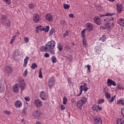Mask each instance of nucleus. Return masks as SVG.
Here are the masks:
<instances>
[{
  "label": "nucleus",
  "mask_w": 124,
  "mask_h": 124,
  "mask_svg": "<svg viewBox=\"0 0 124 124\" xmlns=\"http://www.w3.org/2000/svg\"><path fill=\"white\" fill-rule=\"evenodd\" d=\"M115 17H107L104 19L105 22L106 29L107 30H111L113 27H115V23H114Z\"/></svg>",
  "instance_id": "nucleus-1"
},
{
  "label": "nucleus",
  "mask_w": 124,
  "mask_h": 124,
  "mask_svg": "<svg viewBox=\"0 0 124 124\" xmlns=\"http://www.w3.org/2000/svg\"><path fill=\"white\" fill-rule=\"evenodd\" d=\"M46 46L48 51L53 50V49H55V47H56V42L55 41L53 40L48 41L46 44Z\"/></svg>",
  "instance_id": "nucleus-2"
},
{
  "label": "nucleus",
  "mask_w": 124,
  "mask_h": 124,
  "mask_svg": "<svg viewBox=\"0 0 124 124\" xmlns=\"http://www.w3.org/2000/svg\"><path fill=\"white\" fill-rule=\"evenodd\" d=\"M88 101V99L85 97H82L80 100H79L77 103V106L81 110L82 109V106L83 104H86Z\"/></svg>",
  "instance_id": "nucleus-3"
},
{
  "label": "nucleus",
  "mask_w": 124,
  "mask_h": 124,
  "mask_svg": "<svg viewBox=\"0 0 124 124\" xmlns=\"http://www.w3.org/2000/svg\"><path fill=\"white\" fill-rule=\"evenodd\" d=\"M79 89V93L77 95V96H80V95H81L83 93V91H84L85 93H86V92H88V90H89V88H88V84L86 83H84L83 85H81Z\"/></svg>",
  "instance_id": "nucleus-4"
},
{
  "label": "nucleus",
  "mask_w": 124,
  "mask_h": 124,
  "mask_svg": "<svg viewBox=\"0 0 124 124\" xmlns=\"http://www.w3.org/2000/svg\"><path fill=\"white\" fill-rule=\"evenodd\" d=\"M32 20L34 23H39V21H41V16L35 13L33 15Z\"/></svg>",
  "instance_id": "nucleus-5"
},
{
  "label": "nucleus",
  "mask_w": 124,
  "mask_h": 124,
  "mask_svg": "<svg viewBox=\"0 0 124 124\" xmlns=\"http://www.w3.org/2000/svg\"><path fill=\"white\" fill-rule=\"evenodd\" d=\"M18 84L21 91H23V90L26 89V83H25V81H24V78H20L18 80Z\"/></svg>",
  "instance_id": "nucleus-6"
},
{
  "label": "nucleus",
  "mask_w": 124,
  "mask_h": 124,
  "mask_svg": "<svg viewBox=\"0 0 124 124\" xmlns=\"http://www.w3.org/2000/svg\"><path fill=\"white\" fill-rule=\"evenodd\" d=\"M42 115V112L40 111L36 110L33 112V116L34 117L35 119H39Z\"/></svg>",
  "instance_id": "nucleus-7"
},
{
  "label": "nucleus",
  "mask_w": 124,
  "mask_h": 124,
  "mask_svg": "<svg viewBox=\"0 0 124 124\" xmlns=\"http://www.w3.org/2000/svg\"><path fill=\"white\" fill-rule=\"evenodd\" d=\"M47 85L51 89L54 85H55V78H51L48 80Z\"/></svg>",
  "instance_id": "nucleus-8"
},
{
  "label": "nucleus",
  "mask_w": 124,
  "mask_h": 124,
  "mask_svg": "<svg viewBox=\"0 0 124 124\" xmlns=\"http://www.w3.org/2000/svg\"><path fill=\"white\" fill-rule=\"evenodd\" d=\"M107 84L108 87H111L112 86H114L115 87L117 86L116 82L113 81L112 79H110L109 78L108 79Z\"/></svg>",
  "instance_id": "nucleus-9"
},
{
  "label": "nucleus",
  "mask_w": 124,
  "mask_h": 124,
  "mask_svg": "<svg viewBox=\"0 0 124 124\" xmlns=\"http://www.w3.org/2000/svg\"><path fill=\"white\" fill-rule=\"evenodd\" d=\"M46 19L48 22H53V20H54L53 16H52V14H51L50 13H48L46 14Z\"/></svg>",
  "instance_id": "nucleus-10"
},
{
  "label": "nucleus",
  "mask_w": 124,
  "mask_h": 124,
  "mask_svg": "<svg viewBox=\"0 0 124 124\" xmlns=\"http://www.w3.org/2000/svg\"><path fill=\"white\" fill-rule=\"evenodd\" d=\"M34 105L37 108H40L42 106V103L40 100L37 99L34 100Z\"/></svg>",
  "instance_id": "nucleus-11"
},
{
  "label": "nucleus",
  "mask_w": 124,
  "mask_h": 124,
  "mask_svg": "<svg viewBox=\"0 0 124 124\" xmlns=\"http://www.w3.org/2000/svg\"><path fill=\"white\" fill-rule=\"evenodd\" d=\"M15 107L16 108H21L23 106V102L20 100H16L15 102Z\"/></svg>",
  "instance_id": "nucleus-12"
},
{
  "label": "nucleus",
  "mask_w": 124,
  "mask_h": 124,
  "mask_svg": "<svg viewBox=\"0 0 124 124\" xmlns=\"http://www.w3.org/2000/svg\"><path fill=\"white\" fill-rule=\"evenodd\" d=\"M93 122L94 124H102V120L98 117H94Z\"/></svg>",
  "instance_id": "nucleus-13"
},
{
  "label": "nucleus",
  "mask_w": 124,
  "mask_h": 124,
  "mask_svg": "<svg viewBox=\"0 0 124 124\" xmlns=\"http://www.w3.org/2000/svg\"><path fill=\"white\" fill-rule=\"evenodd\" d=\"M93 20L96 25H97L98 26L100 25L101 20L99 16H94L93 18Z\"/></svg>",
  "instance_id": "nucleus-14"
},
{
  "label": "nucleus",
  "mask_w": 124,
  "mask_h": 124,
  "mask_svg": "<svg viewBox=\"0 0 124 124\" xmlns=\"http://www.w3.org/2000/svg\"><path fill=\"white\" fill-rule=\"evenodd\" d=\"M85 30H87L89 31H92L93 30V26L91 23H87L86 24V29Z\"/></svg>",
  "instance_id": "nucleus-15"
},
{
  "label": "nucleus",
  "mask_w": 124,
  "mask_h": 124,
  "mask_svg": "<svg viewBox=\"0 0 124 124\" xmlns=\"http://www.w3.org/2000/svg\"><path fill=\"white\" fill-rule=\"evenodd\" d=\"M40 97L42 98V100H47V95L43 91L41 92L40 93Z\"/></svg>",
  "instance_id": "nucleus-16"
},
{
  "label": "nucleus",
  "mask_w": 124,
  "mask_h": 124,
  "mask_svg": "<svg viewBox=\"0 0 124 124\" xmlns=\"http://www.w3.org/2000/svg\"><path fill=\"white\" fill-rule=\"evenodd\" d=\"M93 109L94 111H96V112H98L99 111H102V108L99 107V106H96V105H93Z\"/></svg>",
  "instance_id": "nucleus-17"
},
{
  "label": "nucleus",
  "mask_w": 124,
  "mask_h": 124,
  "mask_svg": "<svg viewBox=\"0 0 124 124\" xmlns=\"http://www.w3.org/2000/svg\"><path fill=\"white\" fill-rule=\"evenodd\" d=\"M0 20L1 21V24H4V23H5L7 20V17L6 16L2 15L0 16Z\"/></svg>",
  "instance_id": "nucleus-18"
},
{
  "label": "nucleus",
  "mask_w": 124,
  "mask_h": 124,
  "mask_svg": "<svg viewBox=\"0 0 124 124\" xmlns=\"http://www.w3.org/2000/svg\"><path fill=\"white\" fill-rule=\"evenodd\" d=\"M116 7L118 13H121L123 10V5L118 3L116 5Z\"/></svg>",
  "instance_id": "nucleus-19"
},
{
  "label": "nucleus",
  "mask_w": 124,
  "mask_h": 124,
  "mask_svg": "<svg viewBox=\"0 0 124 124\" xmlns=\"http://www.w3.org/2000/svg\"><path fill=\"white\" fill-rule=\"evenodd\" d=\"M13 92L15 93L19 92V85L18 84H16L13 86Z\"/></svg>",
  "instance_id": "nucleus-20"
},
{
  "label": "nucleus",
  "mask_w": 124,
  "mask_h": 124,
  "mask_svg": "<svg viewBox=\"0 0 124 124\" xmlns=\"http://www.w3.org/2000/svg\"><path fill=\"white\" fill-rule=\"evenodd\" d=\"M117 24L120 25L121 27H123L124 28V18H119L117 20Z\"/></svg>",
  "instance_id": "nucleus-21"
},
{
  "label": "nucleus",
  "mask_w": 124,
  "mask_h": 124,
  "mask_svg": "<svg viewBox=\"0 0 124 124\" xmlns=\"http://www.w3.org/2000/svg\"><path fill=\"white\" fill-rule=\"evenodd\" d=\"M5 69L7 73H9V74H11V73H12V68L11 67L9 66H7L6 67Z\"/></svg>",
  "instance_id": "nucleus-22"
},
{
  "label": "nucleus",
  "mask_w": 124,
  "mask_h": 124,
  "mask_svg": "<svg viewBox=\"0 0 124 124\" xmlns=\"http://www.w3.org/2000/svg\"><path fill=\"white\" fill-rule=\"evenodd\" d=\"M40 50L42 51V52H49V51L48 50V49L47 48V46H46V45H45V46H41L40 48Z\"/></svg>",
  "instance_id": "nucleus-23"
},
{
  "label": "nucleus",
  "mask_w": 124,
  "mask_h": 124,
  "mask_svg": "<svg viewBox=\"0 0 124 124\" xmlns=\"http://www.w3.org/2000/svg\"><path fill=\"white\" fill-rule=\"evenodd\" d=\"M4 24L7 28H9V27L11 26V21H10V20L8 19L7 20Z\"/></svg>",
  "instance_id": "nucleus-24"
},
{
  "label": "nucleus",
  "mask_w": 124,
  "mask_h": 124,
  "mask_svg": "<svg viewBox=\"0 0 124 124\" xmlns=\"http://www.w3.org/2000/svg\"><path fill=\"white\" fill-rule=\"evenodd\" d=\"M28 62H29V57L26 56L24 59L23 66L26 67L28 64Z\"/></svg>",
  "instance_id": "nucleus-25"
},
{
  "label": "nucleus",
  "mask_w": 124,
  "mask_h": 124,
  "mask_svg": "<svg viewBox=\"0 0 124 124\" xmlns=\"http://www.w3.org/2000/svg\"><path fill=\"white\" fill-rule=\"evenodd\" d=\"M95 52L96 54H101V48H100L98 46L95 47Z\"/></svg>",
  "instance_id": "nucleus-26"
},
{
  "label": "nucleus",
  "mask_w": 124,
  "mask_h": 124,
  "mask_svg": "<svg viewBox=\"0 0 124 124\" xmlns=\"http://www.w3.org/2000/svg\"><path fill=\"white\" fill-rule=\"evenodd\" d=\"M66 60H68L69 62L73 61V57L70 54H68L66 56Z\"/></svg>",
  "instance_id": "nucleus-27"
},
{
  "label": "nucleus",
  "mask_w": 124,
  "mask_h": 124,
  "mask_svg": "<svg viewBox=\"0 0 124 124\" xmlns=\"http://www.w3.org/2000/svg\"><path fill=\"white\" fill-rule=\"evenodd\" d=\"M20 55V51L19 49H16L14 51V56H15V57H18Z\"/></svg>",
  "instance_id": "nucleus-28"
},
{
  "label": "nucleus",
  "mask_w": 124,
  "mask_h": 124,
  "mask_svg": "<svg viewBox=\"0 0 124 124\" xmlns=\"http://www.w3.org/2000/svg\"><path fill=\"white\" fill-rule=\"evenodd\" d=\"M51 62L52 63H56V62H58V60H57V57L55 56H52Z\"/></svg>",
  "instance_id": "nucleus-29"
},
{
  "label": "nucleus",
  "mask_w": 124,
  "mask_h": 124,
  "mask_svg": "<svg viewBox=\"0 0 124 124\" xmlns=\"http://www.w3.org/2000/svg\"><path fill=\"white\" fill-rule=\"evenodd\" d=\"M82 43L83 45V47H87V45H88V43H87V40L86 38H83L82 39Z\"/></svg>",
  "instance_id": "nucleus-30"
},
{
  "label": "nucleus",
  "mask_w": 124,
  "mask_h": 124,
  "mask_svg": "<svg viewBox=\"0 0 124 124\" xmlns=\"http://www.w3.org/2000/svg\"><path fill=\"white\" fill-rule=\"evenodd\" d=\"M117 124H124V119L122 118H118L117 119Z\"/></svg>",
  "instance_id": "nucleus-31"
},
{
  "label": "nucleus",
  "mask_w": 124,
  "mask_h": 124,
  "mask_svg": "<svg viewBox=\"0 0 124 124\" xmlns=\"http://www.w3.org/2000/svg\"><path fill=\"white\" fill-rule=\"evenodd\" d=\"M86 31H87V29H84L81 31V37L83 38H85V37H86V35H85V33H86Z\"/></svg>",
  "instance_id": "nucleus-32"
},
{
  "label": "nucleus",
  "mask_w": 124,
  "mask_h": 124,
  "mask_svg": "<svg viewBox=\"0 0 124 124\" xmlns=\"http://www.w3.org/2000/svg\"><path fill=\"white\" fill-rule=\"evenodd\" d=\"M106 40V36H105V35H103L102 37H101L99 38V40H100V41H102V42H104V41H105Z\"/></svg>",
  "instance_id": "nucleus-33"
},
{
  "label": "nucleus",
  "mask_w": 124,
  "mask_h": 124,
  "mask_svg": "<svg viewBox=\"0 0 124 124\" xmlns=\"http://www.w3.org/2000/svg\"><path fill=\"white\" fill-rule=\"evenodd\" d=\"M117 104L118 105L121 104L122 105H124V100L120 99L117 101Z\"/></svg>",
  "instance_id": "nucleus-34"
},
{
  "label": "nucleus",
  "mask_w": 124,
  "mask_h": 124,
  "mask_svg": "<svg viewBox=\"0 0 124 124\" xmlns=\"http://www.w3.org/2000/svg\"><path fill=\"white\" fill-rule=\"evenodd\" d=\"M117 87L118 90L120 91L124 90V87H123V85L119 83L117 84Z\"/></svg>",
  "instance_id": "nucleus-35"
},
{
  "label": "nucleus",
  "mask_w": 124,
  "mask_h": 124,
  "mask_svg": "<svg viewBox=\"0 0 124 124\" xmlns=\"http://www.w3.org/2000/svg\"><path fill=\"white\" fill-rule=\"evenodd\" d=\"M49 30H50V27H49V26H47L46 28H43V31L46 32H48Z\"/></svg>",
  "instance_id": "nucleus-36"
},
{
  "label": "nucleus",
  "mask_w": 124,
  "mask_h": 124,
  "mask_svg": "<svg viewBox=\"0 0 124 124\" xmlns=\"http://www.w3.org/2000/svg\"><path fill=\"white\" fill-rule=\"evenodd\" d=\"M55 32H56V31H55L54 28L51 29L50 31H49V35L50 36L53 35V34L55 33Z\"/></svg>",
  "instance_id": "nucleus-37"
},
{
  "label": "nucleus",
  "mask_w": 124,
  "mask_h": 124,
  "mask_svg": "<svg viewBox=\"0 0 124 124\" xmlns=\"http://www.w3.org/2000/svg\"><path fill=\"white\" fill-rule=\"evenodd\" d=\"M16 35H14L13 36H12V38L10 41V44H13V42H14V41H15V38H16Z\"/></svg>",
  "instance_id": "nucleus-38"
},
{
  "label": "nucleus",
  "mask_w": 124,
  "mask_h": 124,
  "mask_svg": "<svg viewBox=\"0 0 124 124\" xmlns=\"http://www.w3.org/2000/svg\"><path fill=\"white\" fill-rule=\"evenodd\" d=\"M37 67V64L35 63H33L32 64V65L31 66V68L32 69H35V68Z\"/></svg>",
  "instance_id": "nucleus-39"
},
{
  "label": "nucleus",
  "mask_w": 124,
  "mask_h": 124,
  "mask_svg": "<svg viewBox=\"0 0 124 124\" xmlns=\"http://www.w3.org/2000/svg\"><path fill=\"white\" fill-rule=\"evenodd\" d=\"M57 48H58V50H59V51H62L63 49V46L60 44H58L57 46Z\"/></svg>",
  "instance_id": "nucleus-40"
},
{
  "label": "nucleus",
  "mask_w": 124,
  "mask_h": 124,
  "mask_svg": "<svg viewBox=\"0 0 124 124\" xmlns=\"http://www.w3.org/2000/svg\"><path fill=\"white\" fill-rule=\"evenodd\" d=\"M66 103H67V98H66V97H64L63 98V104H64V105H66Z\"/></svg>",
  "instance_id": "nucleus-41"
},
{
  "label": "nucleus",
  "mask_w": 124,
  "mask_h": 124,
  "mask_svg": "<svg viewBox=\"0 0 124 124\" xmlns=\"http://www.w3.org/2000/svg\"><path fill=\"white\" fill-rule=\"evenodd\" d=\"M105 96L106 98H108V99H110V98H111V94H110L109 93H105Z\"/></svg>",
  "instance_id": "nucleus-42"
},
{
  "label": "nucleus",
  "mask_w": 124,
  "mask_h": 124,
  "mask_svg": "<svg viewBox=\"0 0 124 124\" xmlns=\"http://www.w3.org/2000/svg\"><path fill=\"white\" fill-rule=\"evenodd\" d=\"M63 7L64 9H69V8H70V5L67 4H64Z\"/></svg>",
  "instance_id": "nucleus-43"
},
{
  "label": "nucleus",
  "mask_w": 124,
  "mask_h": 124,
  "mask_svg": "<svg viewBox=\"0 0 124 124\" xmlns=\"http://www.w3.org/2000/svg\"><path fill=\"white\" fill-rule=\"evenodd\" d=\"M104 101H105L104 99H99L97 101V103H98V104H101V103H103L104 102Z\"/></svg>",
  "instance_id": "nucleus-44"
},
{
  "label": "nucleus",
  "mask_w": 124,
  "mask_h": 124,
  "mask_svg": "<svg viewBox=\"0 0 124 124\" xmlns=\"http://www.w3.org/2000/svg\"><path fill=\"white\" fill-rule=\"evenodd\" d=\"M115 98H116V95L112 96L111 99H109L108 102H109V103H112V102H113L114 100H115Z\"/></svg>",
  "instance_id": "nucleus-45"
},
{
  "label": "nucleus",
  "mask_w": 124,
  "mask_h": 124,
  "mask_svg": "<svg viewBox=\"0 0 124 124\" xmlns=\"http://www.w3.org/2000/svg\"><path fill=\"white\" fill-rule=\"evenodd\" d=\"M3 91H4V86L0 85V93H3Z\"/></svg>",
  "instance_id": "nucleus-46"
},
{
  "label": "nucleus",
  "mask_w": 124,
  "mask_h": 124,
  "mask_svg": "<svg viewBox=\"0 0 124 124\" xmlns=\"http://www.w3.org/2000/svg\"><path fill=\"white\" fill-rule=\"evenodd\" d=\"M6 4H11V0H3Z\"/></svg>",
  "instance_id": "nucleus-47"
},
{
  "label": "nucleus",
  "mask_w": 124,
  "mask_h": 124,
  "mask_svg": "<svg viewBox=\"0 0 124 124\" xmlns=\"http://www.w3.org/2000/svg\"><path fill=\"white\" fill-rule=\"evenodd\" d=\"M30 9H33L34 8V5L32 3H30L29 5Z\"/></svg>",
  "instance_id": "nucleus-48"
},
{
  "label": "nucleus",
  "mask_w": 124,
  "mask_h": 124,
  "mask_svg": "<svg viewBox=\"0 0 124 124\" xmlns=\"http://www.w3.org/2000/svg\"><path fill=\"white\" fill-rule=\"evenodd\" d=\"M48 52H50V54L52 55H55L56 52H55V50L54 49L48 50Z\"/></svg>",
  "instance_id": "nucleus-49"
},
{
  "label": "nucleus",
  "mask_w": 124,
  "mask_h": 124,
  "mask_svg": "<svg viewBox=\"0 0 124 124\" xmlns=\"http://www.w3.org/2000/svg\"><path fill=\"white\" fill-rule=\"evenodd\" d=\"M39 78H42V71L40 69L39 71Z\"/></svg>",
  "instance_id": "nucleus-50"
},
{
  "label": "nucleus",
  "mask_w": 124,
  "mask_h": 124,
  "mask_svg": "<svg viewBox=\"0 0 124 124\" xmlns=\"http://www.w3.org/2000/svg\"><path fill=\"white\" fill-rule=\"evenodd\" d=\"M24 99L26 101H30V100H31V98L28 96H25Z\"/></svg>",
  "instance_id": "nucleus-51"
},
{
  "label": "nucleus",
  "mask_w": 124,
  "mask_h": 124,
  "mask_svg": "<svg viewBox=\"0 0 124 124\" xmlns=\"http://www.w3.org/2000/svg\"><path fill=\"white\" fill-rule=\"evenodd\" d=\"M29 38L28 37H25L24 38V42L25 43H29Z\"/></svg>",
  "instance_id": "nucleus-52"
},
{
  "label": "nucleus",
  "mask_w": 124,
  "mask_h": 124,
  "mask_svg": "<svg viewBox=\"0 0 124 124\" xmlns=\"http://www.w3.org/2000/svg\"><path fill=\"white\" fill-rule=\"evenodd\" d=\"M61 111H63V110H65V106L63 105L61 106Z\"/></svg>",
  "instance_id": "nucleus-53"
},
{
  "label": "nucleus",
  "mask_w": 124,
  "mask_h": 124,
  "mask_svg": "<svg viewBox=\"0 0 124 124\" xmlns=\"http://www.w3.org/2000/svg\"><path fill=\"white\" fill-rule=\"evenodd\" d=\"M91 65L90 64L87 65V70L88 71V72L89 73L91 72Z\"/></svg>",
  "instance_id": "nucleus-54"
},
{
  "label": "nucleus",
  "mask_w": 124,
  "mask_h": 124,
  "mask_svg": "<svg viewBox=\"0 0 124 124\" xmlns=\"http://www.w3.org/2000/svg\"><path fill=\"white\" fill-rule=\"evenodd\" d=\"M4 113H5V114H6V115H9L10 114H11V112L8 110L4 111Z\"/></svg>",
  "instance_id": "nucleus-55"
},
{
  "label": "nucleus",
  "mask_w": 124,
  "mask_h": 124,
  "mask_svg": "<svg viewBox=\"0 0 124 124\" xmlns=\"http://www.w3.org/2000/svg\"><path fill=\"white\" fill-rule=\"evenodd\" d=\"M113 15H114V14H112V13H107V14H105V16H110L111 17V16H113Z\"/></svg>",
  "instance_id": "nucleus-56"
},
{
  "label": "nucleus",
  "mask_w": 124,
  "mask_h": 124,
  "mask_svg": "<svg viewBox=\"0 0 124 124\" xmlns=\"http://www.w3.org/2000/svg\"><path fill=\"white\" fill-rule=\"evenodd\" d=\"M64 37H66V36H68V32L67 31H65V33L63 34Z\"/></svg>",
  "instance_id": "nucleus-57"
},
{
  "label": "nucleus",
  "mask_w": 124,
  "mask_h": 124,
  "mask_svg": "<svg viewBox=\"0 0 124 124\" xmlns=\"http://www.w3.org/2000/svg\"><path fill=\"white\" fill-rule=\"evenodd\" d=\"M103 92H104V93H108V88L105 87V88L103 89Z\"/></svg>",
  "instance_id": "nucleus-58"
},
{
  "label": "nucleus",
  "mask_w": 124,
  "mask_h": 124,
  "mask_svg": "<svg viewBox=\"0 0 124 124\" xmlns=\"http://www.w3.org/2000/svg\"><path fill=\"white\" fill-rule=\"evenodd\" d=\"M41 26H39L36 27V30H40V31H43V28H41Z\"/></svg>",
  "instance_id": "nucleus-59"
},
{
  "label": "nucleus",
  "mask_w": 124,
  "mask_h": 124,
  "mask_svg": "<svg viewBox=\"0 0 124 124\" xmlns=\"http://www.w3.org/2000/svg\"><path fill=\"white\" fill-rule=\"evenodd\" d=\"M44 57L45 58H49V57H50V55L48 53H46L45 54Z\"/></svg>",
  "instance_id": "nucleus-60"
},
{
  "label": "nucleus",
  "mask_w": 124,
  "mask_h": 124,
  "mask_svg": "<svg viewBox=\"0 0 124 124\" xmlns=\"http://www.w3.org/2000/svg\"><path fill=\"white\" fill-rule=\"evenodd\" d=\"M27 74H28V70L26 69L24 71V76H27Z\"/></svg>",
  "instance_id": "nucleus-61"
},
{
  "label": "nucleus",
  "mask_w": 124,
  "mask_h": 124,
  "mask_svg": "<svg viewBox=\"0 0 124 124\" xmlns=\"http://www.w3.org/2000/svg\"><path fill=\"white\" fill-rule=\"evenodd\" d=\"M65 49H66L67 50H69V49H70V46H66L65 47Z\"/></svg>",
  "instance_id": "nucleus-62"
},
{
  "label": "nucleus",
  "mask_w": 124,
  "mask_h": 124,
  "mask_svg": "<svg viewBox=\"0 0 124 124\" xmlns=\"http://www.w3.org/2000/svg\"><path fill=\"white\" fill-rule=\"evenodd\" d=\"M69 17H70V18H73V17H74V15H73V14H70L69 15Z\"/></svg>",
  "instance_id": "nucleus-63"
},
{
  "label": "nucleus",
  "mask_w": 124,
  "mask_h": 124,
  "mask_svg": "<svg viewBox=\"0 0 124 124\" xmlns=\"http://www.w3.org/2000/svg\"><path fill=\"white\" fill-rule=\"evenodd\" d=\"M72 102H75V100L74 99V98H73L71 100Z\"/></svg>",
  "instance_id": "nucleus-64"
}]
</instances>
